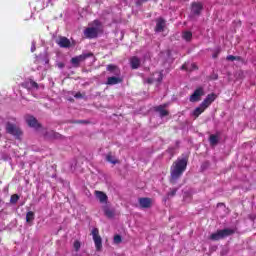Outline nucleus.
<instances>
[{
    "mask_svg": "<svg viewBox=\"0 0 256 256\" xmlns=\"http://www.w3.org/2000/svg\"><path fill=\"white\" fill-rule=\"evenodd\" d=\"M185 169H187V159L186 158H178L173 165L171 166V183H177V180L185 173Z\"/></svg>",
    "mask_w": 256,
    "mask_h": 256,
    "instance_id": "f257e3e1",
    "label": "nucleus"
},
{
    "mask_svg": "<svg viewBox=\"0 0 256 256\" xmlns=\"http://www.w3.org/2000/svg\"><path fill=\"white\" fill-rule=\"evenodd\" d=\"M107 71L112 73V77H108L107 79V85H117L118 83H121V78L119 77L121 75V70L113 64H110L107 66Z\"/></svg>",
    "mask_w": 256,
    "mask_h": 256,
    "instance_id": "f03ea898",
    "label": "nucleus"
},
{
    "mask_svg": "<svg viewBox=\"0 0 256 256\" xmlns=\"http://www.w3.org/2000/svg\"><path fill=\"white\" fill-rule=\"evenodd\" d=\"M99 31H101V22H99V20H95L94 27H88L84 30V36L87 39H95V37L99 35Z\"/></svg>",
    "mask_w": 256,
    "mask_h": 256,
    "instance_id": "7ed1b4c3",
    "label": "nucleus"
},
{
    "mask_svg": "<svg viewBox=\"0 0 256 256\" xmlns=\"http://www.w3.org/2000/svg\"><path fill=\"white\" fill-rule=\"evenodd\" d=\"M235 233V230L233 229H223V230H218L215 233H212L210 235L211 241H219L221 239H225V237H229V235H233Z\"/></svg>",
    "mask_w": 256,
    "mask_h": 256,
    "instance_id": "20e7f679",
    "label": "nucleus"
},
{
    "mask_svg": "<svg viewBox=\"0 0 256 256\" xmlns=\"http://www.w3.org/2000/svg\"><path fill=\"white\" fill-rule=\"evenodd\" d=\"M36 64L38 65L37 69L41 72V75H46V72L49 69V58L38 57L36 59Z\"/></svg>",
    "mask_w": 256,
    "mask_h": 256,
    "instance_id": "39448f33",
    "label": "nucleus"
},
{
    "mask_svg": "<svg viewBox=\"0 0 256 256\" xmlns=\"http://www.w3.org/2000/svg\"><path fill=\"white\" fill-rule=\"evenodd\" d=\"M6 132L9 133L10 135H13L16 138L21 137V129L17 127L15 124L8 122L6 124Z\"/></svg>",
    "mask_w": 256,
    "mask_h": 256,
    "instance_id": "423d86ee",
    "label": "nucleus"
},
{
    "mask_svg": "<svg viewBox=\"0 0 256 256\" xmlns=\"http://www.w3.org/2000/svg\"><path fill=\"white\" fill-rule=\"evenodd\" d=\"M203 95H205V90L202 87L197 88L190 96V102L197 103V101H201V97H203Z\"/></svg>",
    "mask_w": 256,
    "mask_h": 256,
    "instance_id": "0eeeda50",
    "label": "nucleus"
},
{
    "mask_svg": "<svg viewBox=\"0 0 256 256\" xmlns=\"http://www.w3.org/2000/svg\"><path fill=\"white\" fill-rule=\"evenodd\" d=\"M92 236H93V241L95 243V247L97 251L103 247L101 236H99V229L93 228L92 229Z\"/></svg>",
    "mask_w": 256,
    "mask_h": 256,
    "instance_id": "6e6552de",
    "label": "nucleus"
},
{
    "mask_svg": "<svg viewBox=\"0 0 256 256\" xmlns=\"http://www.w3.org/2000/svg\"><path fill=\"white\" fill-rule=\"evenodd\" d=\"M91 55L93 54L88 53V54H82V55L76 56L71 59V63L72 65H74V67H79V63L85 61L87 57H91Z\"/></svg>",
    "mask_w": 256,
    "mask_h": 256,
    "instance_id": "1a4fd4ad",
    "label": "nucleus"
},
{
    "mask_svg": "<svg viewBox=\"0 0 256 256\" xmlns=\"http://www.w3.org/2000/svg\"><path fill=\"white\" fill-rule=\"evenodd\" d=\"M213 101H215V94H209L200 105L203 109H207Z\"/></svg>",
    "mask_w": 256,
    "mask_h": 256,
    "instance_id": "9d476101",
    "label": "nucleus"
},
{
    "mask_svg": "<svg viewBox=\"0 0 256 256\" xmlns=\"http://www.w3.org/2000/svg\"><path fill=\"white\" fill-rule=\"evenodd\" d=\"M95 196L100 203H102L103 205H107V201H108L107 194H105L102 191H95Z\"/></svg>",
    "mask_w": 256,
    "mask_h": 256,
    "instance_id": "9b49d317",
    "label": "nucleus"
},
{
    "mask_svg": "<svg viewBox=\"0 0 256 256\" xmlns=\"http://www.w3.org/2000/svg\"><path fill=\"white\" fill-rule=\"evenodd\" d=\"M26 122L29 125V127H33L34 129H39V122H37V119L33 116H27Z\"/></svg>",
    "mask_w": 256,
    "mask_h": 256,
    "instance_id": "f8f14e48",
    "label": "nucleus"
},
{
    "mask_svg": "<svg viewBox=\"0 0 256 256\" xmlns=\"http://www.w3.org/2000/svg\"><path fill=\"white\" fill-rule=\"evenodd\" d=\"M57 44L59 45V47H62V48L71 47V41L69 39H67L66 37H60L57 40Z\"/></svg>",
    "mask_w": 256,
    "mask_h": 256,
    "instance_id": "ddd939ff",
    "label": "nucleus"
},
{
    "mask_svg": "<svg viewBox=\"0 0 256 256\" xmlns=\"http://www.w3.org/2000/svg\"><path fill=\"white\" fill-rule=\"evenodd\" d=\"M165 29V20L163 18H158L156 20V28L155 31L157 33H161Z\"/></svg>",
    "mask_w": 256,
    "mask_h": 256,
    "instance_id": "4468645a",
    "label": "nucleus"
},
{
    "mask_svg": "<svg viewBox=\"0 0 256 256\" xmlns=\"http://www.w3.org/2000/svg\"><path fill=\"white\" fill-rule=\"evenodd\" d=\"M202 10H203V4L197 3V2L192 4L191 11L193 15H199Z\"/></svg>",
    "mask_w": 256,
    "mask_h": 256,
    "instance_id": "2eb2a0df",
    "label": "nucleus"
},
{
    "mask_svg": "<svg viewBox=\"0 0 256 256\" xmlns=\"http://www.w3.org/2000/svg\"><path fill=\"white\" fill-rule=\"evenodd\" d=\"M139 205L143 209H149V207H151V199L150 198H140Z\"/></svg>",
    "mask_w": 256,
    "mask_h": 256,
    "instance_id": "dca6fc26",
    "label": "nucleus"
},
{
    "mask_svg": "<svg viewBox=\"0 0 256 256\" xmlns=\"http://www.w3.org/2000/svg\"><path fill=\"white\" fill-rule=\"evenodd\" d=\"M130 64L132 69H139V66L141 65V60L137 56H134L130 59Z\"/></svg>",
    "mask_w": 256,
    "mask_h": 256,
    "instance_id": "f3484780",
    "label": "nucleus"
},
{
    "mask_svg": "<svg viewBox=\"0 0 256 256\" xmlns=\"http://www.w3.org/2000/svg\"><path fill=\"white\" fill-rule=\"evenodd\" d=\"M153 81H157L158 83H161L163 81V73L156 72L153 75V79L148 80V83H153Z\"/></svg>",
    "mask_w": 256,
    "mask_h": 256,
    "instance_id": "a211bd4d",
    "label": "nucleus"
},
{
    "mask_svg": "<svg viewBox=\"0 0 256 256\" xmlns=\"http://www.w3.org/2000/svg\"><path fill=\"white\" fill-rule=\"evenodd\" d=\"M182 69H185L186 71H195L197 70V64L195 63H185L184 65H182Z\"/></svg>",
    "mask_w": 256,
    "mask_h": 256,
    "instance_id": "6ab92c4d",
    "label": "nucleus"
},
{
    "mask_svg": "<svg viewBox=\"0 0 256 256\" xmlns=\"http://www.w3.org/2000/svg\"><path fill=\"white\" fill-rule=\"evenodd\" d=\"M156 111L160 113V117H167V115H169V112L165 110V106H162V105L156 107Z\"/></svg>",
    "mask_w": 256,
    "mask_h": 256,
    "instance_id": "aec40b11",
    "label": "nucleus"
},
{
    "mask_svg": "<svg viewBox=\"0 0 256 256\" xmlns=\"http://www.w3.org/2000/svg\"><path fill=\"white\" fill-rule=\"evenodd\" d=\"M103 211L106 217H108L109 219H111V217H113L114 215L113 210H111L110 207L107 205L103 206Z\"/></svg>",
    "mask_w": 256,
    "mask_h": 256,
    "instance_id": "412c9836",
    "label": "nucleus"
},
{
    "mask_svg": "<svg viewBox=\"0 0 256 256\" xmlns=\"http://www.w3.org/2000/svg\"><path fill=\"white\" fill-rule=\"evenodd\" d=\"M182 39H184V41H191V39H193V33H191V31H184L182 33Z\"/></svg>",
    "mask_w": 256,
    "mask_h": 256,
    "instance_id": "4be33fe9",
    "label": "nucleus"
},
{
    "mask_svg": "<svg viewBox=\"0 0 256 256\" xmlns=\"http://www.w3.org/2000/svg\"><path fill=\"white\" fill-rule=\"evenodd\" d=\"M27 87L28 89H39V85L37 84V82L30 80L29 82H27Z\"/></svg>",
    "mask_w": 256,
    "mask_h": 256,
    "instance_id": "5701e85b",
    "label": "nucleus"
},
{
    "mask_svg": "<svg viewBox=\"0 0 256 256\" xmlns=\"http://www.w3.org/2000/svg\"><path fill=\"white\" fill-rule=\"evenodd\" d=\"M205 111V108H203L200 104L199 107H197L194 112H193V115L196 116V117H199V115H201V113H203Z\"/></svg>",
    "mask_w": 256,
    "mask_h": 256,
    "instance_id": "b1692460",
    "label": "nucleus"
},
{
    "mask_svg": "<svg viewBox=\"0 0 256 256\" xmlns=\"http://www.w3.org/2000/svg\"><path fill=\"white\" fill-rule=\"evenodd\" d=\"M106 161H108V163H112L113 165H115L117 163V159L112 156L111 154H108L106 156Z\"/></svg>",
    "mask_w": 256,
    "mask_h": 256,
    "instance_id": "393cba45",
    "label": "nucleus"
},
{
    "mask_svg": "<svg viewBox=\"0 0 256 256\" xmlns=\"http://www.w3.org/2000/svg\"><path fill=\"white\" fill-rule=\"evenodd\" d=\"M33 219H35V213H33V212H28L27 214H26V221H27V223H31V221H33Z\"/></svg>",
    "mask_w": 256,
    "mask_h": 256,
    "instance_id": "a878e982",
    "label": "nucleus"
},
{
    "mask_svg": "<svg viewBox=\"0 0 256 256\" xmlns=\"http://www.w3.org/2000/svg\"><path fill=\"white\" fill-rule=\"evenodd\" d=\"M209 141L211 145H217L219 138L216 135H211Z\"/></svg>",
    "mask_w": 256,
    "mask_h": 256,
    "instance_id": "bb28decb",
    "label": "nucleus"
},
{
    "mask_svg": "<svg viewBox=\"0 0 256 256\" xmlns=\"http://www.w3.org/2000/svg\"><path fill=\"white\" fill-rule=\"evenodd\" d=\"M227 61H241V57L229 55L226 57Z\"/></svg>",
    "mask_w": 256,
    "mask_h": 256,
    "instance_id": "cd10ccee",
    "label": "nucleus"
},
{
    "mask_svg": "<svg viewBox=\"0 0 256 256\" xmlns=\"http://www.w3.org/2000/svg\"><path fill=\"white\" fill-rule=\"evenodd\" d=\"M17 201H19V195L13 194L10 198V203L15 204Z\"/></svg>",
    "mask_w": 256,
    "mask_h": 256,
    "instance_id": "c85d7f7f",
    "label": "nucleus"
},
{
    "mask_svg": "<svg viewBox=\"0 0 256 256\" xmlns=\"http://www.w3.org/2000/svg\"><path fill=\"white\" fill-rule=\"evenodd\" d=\"M49 137H52L53 139H61V134L51 131Z\"/></svg>",
    "mask_w": 256,
    "mask_h": 256,
    "instance_id": "c756f323",
    "label": "nucleus"
},
{
    "mask_svg": "<svg viewBox=\"0 0 256 256\" xmlns=\"http://www.w3.org/2000/svg\"><path fill=\"white\" fill-rule=\"evenodd\" d=\"M114 243L116 245H119V243H121V236L120 235L114 236Z\"/></svg>",
    "mask_w": 256,
    "mask_h": 256,
    "instance_id": "7c9ffc66",
    "label": "nucleus"
},
{
    "mask_svg": "<svg viewBox=\"0 0 256 256\" xmlns=\"http://www.w3.org/2000/svg\"><path fill=\"white\" fill-rule=\"evenodd\" d=\"M74 249H76V251H79V249H81V242L75 241L74 242Z\"/></svg>",
    "mask_w": 256,
    "mask_h": 256,
    "instance_id": "2f4dec72",
    "label": "nucleus"
},
{
    "mask_svg": "<svg viewBox=\"0 0 256 256\" xmlns=\"http://www.w3.org/2000/svg\"><path fill=\"white\" fill-rule=\"evenodd\" d=\"M36 49H37V48L35 47V41H33V42H32V46H31V49H30L31 53H35Z\"/></svg>",
    "mask_w": 256,
    "mask_h": 256,
    "instance_id": "473e14b6",
    "label": "nucleus"
},
{
    "mask_svg": "<svg viewBox=\"0 0 256 256\" xmlns=\"http://www.w3.org/2000/svg\"><path fill=\"white\" fill-rule=\"evenodd\" d=\"M177 193V190H172L171 192L168 193L169 197H173Z\"/></svg>",
    "mask_w": 256,
    "mask_h": 256,
    "instance_id": "72a5a7b5",
    "label": "nucleus"
},
{
    "mask_svg": "<svg viewBox=\"0 0 256 256\" xmlns=\"http://www.w3.org/2000/svg\"><path fill=\"white\" fill-rule=\"evenodd\" d=\"M57 67H59V69H63V67H65V64H63V63H58V64H57Z\"/></svg>",
    "mask_w": 256,
    "mask_h": 256,
    "instance_id": "f704fd0d",
    "label": "nucleus"
},
{
    "mask_svg": "<svg viewBox=\"0 0 256 256\" xmlns=\"http://www.w3.org/2000/svg\"><path fill=\"white\" fill-rule=\"evenodd\" d=\"M75 97H76V99H81L82 95H81V93H77V94H75Z\"/></svg>",
    "mask_w": 256,
    "mask_h": 256,
    "instance_id": "c9c22d12",
    "label": "nucleus"
},
{
    "mask_svg": "<svg viewBox=\"0 0 256 256\" xmlns=\"http://www.w3.org/2000/svg\"><path fill=\"white\" fill-rule=\"evenodd\" d=\"M147 1H149V0H138L137 3H138V4H141V3H145V2H147Z\"/></svg>",
    "mask_w": 256,
    "mask_h": 256,
    "instance_id": "e433bc0d",
    "label": "nucleus"
}]
</instances>
